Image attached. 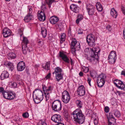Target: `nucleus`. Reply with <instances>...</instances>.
Returning a JSON list of instances; mask_svg holds the SVG:
<instances>
[{
    "mask_svg": "<svg viewBox=\"0 0 125 125\" xmlns=\"http://www.w3.org/2000/svg\"><path fill=\"white\" fill-rule=\"evenodd\" d=\"M108 121V125H114L113 123L115 122V120L114 117H113L110 119H109Z\"/></svg>",
    "mask_w": 125,
    "mask_h": 125,
    "instance_id": "obj_31",
    "label": "nucleus"
},
{
    "mask_svg": "<svg viewBox=\"0 0 125 125\" xmlns=\"http://www.w3.org/2000/svg\"><path fill=\"white\" fill-rule=\"evenodd\" d=\"M76 103L78 107L79 108H81L82 107V103L80 100H77L76 101Z\"/></svg>",
    "mask_w": 125,
    "mask_h": 125,
    "instance_id": "obj_38",
    "label": "nucleus"
},
{
    "mask_svg": "<svg viewBox=\"0 0 125 125\" xmlns=\"http://www.w3.org/2000/svg\"><path fill=\"white\" fill-rule=\"evenodd\" d=\"M33 17L32 14H27L24 18V20L25 22H28L33 20Z\"/></svg>",
    "mask_w": 125,
    "mask_h": 125,
    "instance_id": "obj_25",
    "label": "nucleus"
},
{
    "mask_svg": "<svg viewBox=\"0 0 125 125\" xmlns=\"http://www.w3.org/2000/svg\"><path fill=\"white\" fill-rule=\"evenodd\" d=\"M10 84L12 86V87H13L14 88L16 87L17 85V83L14 82H11L10 83Z\"/></svg>",
    "mask_w": 125,
    "mask_h": 125,
    "instance_id": "obj_41",
    "label": "nucleus"
},
{
    "mask_svg": "<svg viewBox=\"0 0 125 125\" xmlns=\"http://www.w3.org/2000/svg\"><path fill=\"white\" fill-rule=\"evenodd\" d=\"M19 32H22V31L21 30H19Z\"/></svg>",
    "mask_w": 125,
    "mask_h": 125,
    "instance_id": "obj_63",
    "label": "nucleus"
},
{
    "mask_svg": "<svg viewBox=\"0 0 125 125\" xmlns=\"http://www.w3.org/2000/svg\"><path fill=\"white\" fill-rule=\"evenodd\" d=\"M90 75L92 77H93L94 76V75H93V73H90Z\"/></svg>",
    "mask_w": 125,
    "mask_h": 125,
    "instance_id": "obj_58",
    "label": "nucleus"
},
{
    "mask_svg": "<svg viewBox=\"0 0 125 125\" xmlns=\"http://www.w3.org/2000/svg\"><path fill=\"white\" fill-rule=\"evenodd\" d=\"M106 77L105 74L103 73L101 74L97 77L96 81L99 87H101L103 86L105 83Z\"/></svg>",
    "mask_w": 125,
    "mask_h": 125,
    "instance_id": "obj_5",
    "label": "nucleus"
},
{
    "mask_svg": "<svg viewBox=\"0 0 125 125\" xmlns=\"http://www.w3.org/2000/svg\"><path fill=\"white\" fill-rule=\"evenodd\" d=\"M77 32L79 34H82L83 33V31L80 29H78Z\"/></svg>",
    "mask_w": 125,
    "mask_h": 125,
    "instance_id": "obj_47",
    "label": "nucleus"
},
{
    "mask_svg": "<svg viewBox=\"0 0 125 125\" xmlns=\"http://www.w3.org/2000/svg\"><path fill=\"white\" fill-rule=\"evenodd\" d=\"M75 45L74 47L71 49L72 52L73 54L75 53L76 51H79L81 47L79 42H77Z\"/></svg>",
    "mask_w": 125,
    "mask_h": 125,
    "instance_id": "obj_22",
    "label": "nucleus"
},
{
    "mask_svg": "<svg viewBox=\"0 0 125 125\" xmlns=\"http://www.w3.org/2000/svg\"><path fill=\"white\" fill-rule=\"evenodd\" d=\"M71 64L72 65L73 64V61L72 60V59H71Z\"/></svg>",
    "mask_w": 125,
    "mask_h": 125,
    "instance_id": "obj_60",
    "label": "nucleus"
},
{
    "mask_svg": "<svg viewBox=\"0 0 125 125\" xmlns=\"http://www.w3.org/2000/svg\"><path fill=\"white\" fill-rule=\"evenodd\" d=\"M29 41L27 38L25 37H23V42L22 43V50L23 53L24 54H26L28 51L30 52L32 50V48L31 46L28 48L27 45Z\"/></svg>",
    "mask_w": 125,
    "mask_h": 125,
    "instance_id": "obj_4",
    "label": "nucleus"
},
{
    "mask_svg": "<svg viewBox=\"0 0 125 125\" xmlns=\"http://www.w3.org/2000/svg\"><path fill=\"white\" fill-rule=\"evenodd\" d=\"M57 125H64V124L62 123L59 124H57Z\"/></svg>",
    "mask_w": 125,
    "mask_h": 125,
    "instance_id": "obj_59",
    "label": "nucleus"
},
{
    "mask_svg": "<svg viewBox=\"0 0 125 125\" xmlns=\"http://www.w3.org/2000/svg\"><path fill=\"white\" fill-rule=\"evenodd\" d=\"M70 8L71 10L75 13H77L79 12L80 8L76 5L72 4L70 6Z\"/></svg>",
    "mask_w": 125,
    "mask_h": 125,
    "instance_id": "obj_21",
    "label": "nucleus"
},
{
    "mask_svg": "<svg viewBox=\"0 0 125 125\" xmlns=\"http://www.w3.org/2000/svg\"><path fill=\"white\" fill-rule=\"evenodd\" d=\"M123 33L124 35V36L125 39V29L123 31Z\"/></svg>",
    "mask_w": 125,
    "mask_h": 125,
    "instance_id": "obj_56",
    "label": "nucleus"
},
{
    "mask_svg": "<svg viewBox=\"0 0 125 125\" xmlns=\"http://www.w3.org/2000/svg\"><path fill=\"white\" fill-rule=\"evenodd\" d=\"M121 74L122 75H123L125 76V71H122Z\"/></svg>",
    "mask_w": 125,
    "mask_h": 125,
    "instance_id": "obj_53",
    "label": "nucleus"
},
{
    "mask_svg": "<svg viewBox=\"0 0 125 125\" xmlns=\"http://www.w3.org/2000/svg\"><path fill=\"white\" fill-rule=\"evenodd\" d=\"M42 89L45 94L46 100L47 101L50 98V94L51 93L52 90V87L50 86L47 87L43 85L42 86Z\"/></svg>",
    "mask_w": 125,
    "mask_h": 125,
    "instance_id": "obj_9",
    "label": "nucleus"
},
{
    "mask_svg": "<svg viewBox=\"0 0 125 125\" xmlns=\"http://www.w3.org/2000/svg\"><path fill=\"white\" fill-rule=\"evenodd\" d=\"M77 93L78 95L81 96H83L85 94V90L83 85H81L78 87L77 90Z\"/></svg>",
    "mask_w": 125,
    "mask_h": 125,
    "instance_id": "obj_17",
    "label": "nucleus"
},
{
    "mask_svg": "<svg viewBox=\"0 0 125 125\" xmlns=\"http://www.w3.org/2000/svg\"><path fill=\"white\" fill-rule=\"evenodd\" d=\"M22 116L24 118H26L28 117L29 114L27 113H25L23 114Z\"/></svg>",
    "mask_w": 125,
    "mask_h": 125,
    "instance_id": "obj_44",
    "label": "nucleus"
},
{
    "mask_svg": "<svg viewBox=\"0 0 125 125\" xmlns=\"http://www.w3.org/2000/svg\"><path fill=\"white\" fill-rule=\"evenodd\" d=\"M79 75L80 76H82L83 75V73L82 72H81L79 73Z\"/></svg>",
    "mask_w": 125,
    "mask_h": 125,
    "instance_id": "obj_55",
    "label": "nucleus"
},
{
    "mask_svg": "<svg viewBox=\"0 0 125 125\" xmlns=\"http://www.w3.org/2000/svg\"><path fill=\"white\" fill-rule=\"evenodd\" d=\"M42 68L46 70H48L50 69V63L49 62H47L45 64H43Z\"/></svg>",
    "mask_w": 125,
    "mask_h": 125,
    "instance_id": "obj_27",
    "label": "nucleus"
},
{
    "mask_svg": "<svg viewBox=\"0 0 125 125\" xmlns=\"http://www.w3.org/2000/svg\"><path fill=\"white\" fill-rule=\"evenodd\" d=\"M114 114L115 116L117 117H119L121 116V114L120 112L117 110H114Z\"/></svg>",
    "mask_w": 125,
    "mask_h": 125,
    "instance_id": "obj_35",
    "label": "nucleus"
},
{
    "mask_svg": "<svg viewBox=\"0 0 125 125\" xmlns=\"http://www.w3.org/2000/svg\"><path fill=\"white\" fill-rule=\"evenodd\" d=\"M96 8L97 10L99 11H102L103 7L101 4L99 2H97L96 5Z\"/></svg>",
    "mask_w": 125,
    "mask_h": 125,
    "instance_id": "obj_28",
    "label": "nucleus"
},
{
    "mask_svg": "<svg viewBox=\"0 0 125 125\" xmlns=\"http://www.w3.org/2000/svg\"><path fill=\"white\" fill-rule=\"evenodd\" d=\"M82 71L84 73H87L89 71V69L87 67H84L83 68Z\"/></svg>",
    "mask_w": 125,
    "mask_h": 125,
    "instance_id": "obj_42",
    "label": "nucleus"
},
{
    "mask_svg": "<svg viewBox=\"0 0 125 125\" xmlns=\"http://www.w3.org/2000/svg\"><path fill=\"white\" fill-rule=\"evenodd\" d=\"M91 81V79L89 77H88V79L87 80V82L89 84L90 86H91V84L90 83V82Z\"/></svg>",
    "mask_w": 125,
    "mask_h": 125,
    "instance_id": "obj_48",
    "label": "nucleus"
},
{
    "mask_svg": "<svg viewBox=\"0 0 125 125\" xmlns=\"http://www.w3.org/2000/svg\"><path fill=\"white\" fill-rule=\"evenodd\" d=\"M114 83L118 88L121 90L125 89V84L121 81L116 79L114 80Z\"/></svg>",
    "mask_w": 125,
    "mask_h": 125,
    "instance_id": "obj_13",
    "label": "nucleus"
},
{
    "mask_svg": "<svg viewBox=\"0 0 125 125\" xmlns=\"http://www.w3.org/2000/svg\"><path fill=\"white\" fill-rule=\"evenodd\" d=\"M11 34V30L6 28H4L3 30L2 34L5 38H7L10 36Z\"/></svg>",
    "mask_w": 125,
    "mask_h": 125,
    "instance_id": "obj_19",
    "label": "nucleus"
},
{
    "mask_svg": "<svg viewBox=\"0 0 125 125\" xmlns=\"http://www.w3.org/2000/svg\"><path fill=\"white\" fill-rule=\"evenodd\" d=\"M52 109L55 111H59L61 109V102L58 100H55L52 103Z\"/></svg>",
    "mask_w": 125,
    "mask_h": 125,
    "instance_id": "obj_8",
    "label": "nucleus"
},
{
    "mask_svg": "<svg viewBox=\"0 0 125 125\" xmlns=\"http://www.w3.org/2000/svg\"><path fill=\"white\" fill-rule=\"evenodd\" d=\"M65 118H68V116L67 114H66V116H65Z\"/></svg>",
    "mask_w": 125,
    "mask_h": 125,
    "instance_id": "obj_61",
    "label": "nucleus"
},
{
    "mask_svg": "<svg viewBox=\"0 0 125 125\" xmlns=\"http://www.w3.org/2000/svg\"><path fill=\"white\" fill-rule=\"evenodd\" d=\"M113 117H114V116L113 115V113H110L108 117V120L109 119H110Z\"/></svg>",
    "mask_w": 125,
    "mask_h": 125,
    "instance_id": "obj_43",
    "label": "nucleus"
},
{
    "mask_svg": "<svg viewBox=\"0 0 125 125\" xmlns=\"http://www.w3.org/2000/svg\"><path fill=\"white\" fill-rule=\"evenodd\" d=\"M41 8L42 10L38 11L37 16L39 19L40 21H43L45 19V15L44 12L42 10H43L44 9H46L45 4H43L41 6Z\"/></svg>",
    "mask_w": 125,
    "mask_h": 125,
    "instance_id": "obj_7",
    "label": "nucleus"
},
{
    "mask_svg": "<svg viewBox=\"0 0 125 125\" xmlns=\"http://www.w3.org/2000/svg\"><path fill=\"white\" fill-rule=\"evenodd\" d=\"M41 32L43 37H45L47 35V31L46 29L44 28H42Z\"/></svg>",
    "mask_w": 125,
    "mask_h": 125,
    "instance_id": "obj_29",
    "label": "nucleus"
},
{
    "mask_svg": "<svg viewBox=\"0 0 125 125\" xmlns=\"http://www.w3.org/2000/svg\"><path fill=\"white\" fill-rule=\"evenodd\" d=\"M62 69L59 67H57L55 69V71L53 73L56 74V78L58 82L63 78V74L62 73Z\"/></svg>",
    "mask_w": 125,
    "mask_h": 125,
    "instance_id": "obj_6",
    "label": "nucleus"
},
{
    "mask_svg": "<svg viewBox=\"0 0 125 125\" xmlns=\"http://www.w3.org/2000/svg\"><path fill=\"white\" fill-rule=\"evenodd\" d=\"M51 120L57 124L62 123H61V116L59 115L55 114L53 115L51 117Z\"/></svg>",
    "mask_w": 125,
    "mask_h": 125,
    "instance_id": "obj_15",
    "label": "nucleus"
},
{
    "mask_svg": "<svg viewBox=\"0 0 125 125\" xmlns=\"http://www.w3.org/2000/svg\"><path fill=\"white\" fill-rule=\"evenodd\" d=\"M9 74L6 71H4L2 73L0 78L1 80H3L5 79L8 78L9 76Z\"/></svg>",
    "mask_w": 125,
    "mask_h": 125,
    "instance_id": "obj_24",
    "label": "nucleus"
},
{
    "mask_svg": "<svg viewBox=\"0 0 125 125\" xmlns=\"http://www.w3.org/2000/svg\"><path fill=\"white\" fill-rule=\"evenodd\" d=\"M86 41L88 45L91 47H93L95 44L94 36L92 34L88 35L86 38Z\"/></svg>",
    "mask_w": 125,
    "mask_h": 125,
    "instance_id": "obj_10",
    "label": "nucleus"
},
{
    "mask_svg": "<svg viewBox=\"0 0 125 125\" xmlns=\"http://www.w3.org/2000/svg\"><path fill=\"white\" fill-rule=\"evenodd\" d=\"M110 14L113 17L115 18H116L118 15L117 11L114 8H113L111 9Z\"/></svg>",
    "mask_w": 125,
    "mask_h": 125,
    "instance_id": "obj_26",
    "label": "nucleus"
},
{
    "mask_svg": "<svg viewBox=\"0 0 125 125\" xmlns=\"http://www.w3.org/2000/svg\"><path fill=\"white\" fill-rule=\"evenodd\" d=\"M9 59H14L16 57V55L14 53L11 52L9 53L8 55Z\"/></svg>",
    "mask_w": 125,
    "mask_h": 125,
    "instance_id": "obj_33",
    "label": "nucleus"
},
{
    "mask_svg": "<svg viewBox=\"0 0 125 125\" xmlns=\"http://www.w3.org/2000/svg\"><path fill=\"white\" fill-rule=\"evenodd\" d=\"M71 115L73 121L76 124H82L84 121L85 116L80 109H76L72 113Z\"/></svg>",
    "mask_w": 125,
    "mask_h": 125,
    "instance_id": "obj_2",
    "label": "nucleus"
},
{
    "mask_svg": "<svg viewBox=\"0 0 125 125\" xmlns=\"http://www.w3.org/2000/svg\"><path fill=\"white\" fill-rule=\"evenodd\" d=\"M111 26L109 25H108L106 27V28L109 31H110L111 29Z\"/></svg>",
    "mask_w": 125,
    "mask_h": 125,
    "instance_id": "obj_52",
    "label": "nucleus"
},
{
    "mask_svg": "<svg viewBox=\"0 0 125 125\" xmlns=\"http://www.w3.org/2000/svg\"><path fill=\"white\" fill-rule=\"evenodd\" d=\"M35 67H36L37 68L38 67H39V65L38 64H35Z\"/></svg>",
    "mask_w": 125,
    "mask_h": 125,
    "instance_id": "obj_57",
    "label": "nucleus"
},
{
    "mask_svg": "<svg viewBox=\"0 0 125 125\" xmlns=\"http://www.w3.org/2000/svg\"><path fill=\"white\" fill-rule=\"evenodd\" d=\"M104 111L106 113H108L109 111V108L108 106H106L104 108Z\"/></svg>",
    "mask_w": 125,
    "mask_h": 125,
    "instance_id": "obj_45",
    "label": "nucleus"
},
{
    "mask_svg": "<svg viewBox=\"0 0 125 125\" xmlns=\"http://www.w3.org/2000/svg\"><path fill=\"white\" fill-rule=\"evenodd\" d=\"M59 56L65 62L68 63L70 61L69 59L66 55L63 52H60L59 53Z\"/></svg>",
    "mask_w": 125,
    "mask_h": 125,
    "instance_id": "obj_20",
    "label": "nucleus"
},
{
    "mask_svg": "<svg viewBox=\"0 0 125 125\" xmlns=\"http://www.w3.org/2000/svg\"><path fill=\"white\" fill-rule=\"evenodd\" d=\"M95 8V7L91 4H89L87 5L86 6V8L89 15H92L94 14Z\"/></svg>",
    "mask_w": 125,
    "mask_h": 125,
    "instance_id": "obj_16",
    "label": "nucleus"
},
{
    "mask_svg": "<svg viewBox=\"0 0 125 125\" xmlns=\"http://www.w3.org/2000/svg\"><path fill=\"white\" fill-rule=\"evenodd\" d=\"M43 94L42 92L39 90H35L34 92L33 97L35 102L38 104L43 99Z\"/></svg>",
    "mask_w": 125,
    "mask_h": 125,
    "instance_id": "obj_3",
    "label": "nucleus"
},
{
    "mask_svg": "<svg viewBox=\"0 0 125 125\" xmlns=\"http://www.w3.org/2000/svg\"><path fill=\"white\" fill-rule=\"evenodd\" d=\"M121 8L123 14L125 15V8L122 6H121Z\"/></svg>",
    "mask_w": 125,
    "mask_h": 125,
    "instance_id": "obj_46",
    "label": "nucleus"
},
{
    "mask_svg": "<svg viewBox=\"0 0 125 125\" xmlns=\"http://www.w3.org/2000/svg\"><path fill=\"white\" fill-rule=\"evenodd\" d=\"M116 59V55L115 51H112L109 54L108 59L109 62L110 64L114 63Z\"/></svg>",
    "mask_w": 125,
    "mask_h": 125,
    "instance_id": "obj_12",
    "label": "nucleus"
},
{
    "mask_svg": "<svg viewBox=\"0 0 125 125\" xmlns=\"http://www.w3.org/2000/svg\"><path fill=\"white\" fill-rule=\"evenodd\" d=\"M81 2V1H79L78 2V3H80Z\"/></svg>",
    "mask_w": 125,
    "mask_h": 125,
    "instance_id": "obj_64",
    "label": "nucleus"
},
{
    "mask_svg": "<svg viewBox=\"0 0 125 125\" xmlns=\"http://www.w3.org/2000/svg\"><path fill=\"white\" fill-rule=\"evenodd\" d=\"M42 42L41 41H39L38 42V43L39 44H40L41 43V42Z\"/></svg>",
    "mask_w": 125,
    "mask_h": 125,
    "instance_id": "obj_62",
    "label": "nucleus"
},
{
    "mask_svg": "<svg viewBox=\"0 0 125 125\" xmlns=\"http://www.w3.org/2000/svg\"><path fill=\"white\" fill-rule=\"evenodd\" d=\"M38 125H47L45 120H42L39 121L38 123Z\"/></svg>",
    "mask_w": 125,
    "mask_h": 125,
    "instance_id": "obj_39",
    "label": "nucleus"
},
{
    "mask_svg": "<svg viewBox=\"0 0 125 125\" xmlns=\"http://www.w3.org/2000/svg\"><path fill=\"white\" fill-rule=\"evenodd\" d=\"M25 67V64L23 61L20 62L17 64V67L18 70L19 71H22L24 69Z\"/></svg>",
    "mask_w": 125,
    "mask_h": 125,
    "instance_id": "obj_18",
    "label": "nucleus"
},
{
    "mask_svg": "<svg viewBox=\"0 0 125 125\" xmlns=\"http://www.w3.org/2000/svg\"><path fill=\"white\" fill-rule=\"evenodd\" d=\"M61 37L60 43H62L63 42L65 41L66 37V35L64 33L61 34Z\"/></svg>",
    "mask_w": 125,
    "mask_h": 125,
    "instance_id": "obj_32",
    "label": "nucleus"
},
{
    "mask_svg": "<svg viewBox=\"0 0 125 125\" xmlns=\"http://www.w3.org/2000/svg\"><path fill=\"white\" fill-rule=\"evenodd\" d=\"M83 16L80 14H79L78 16V18L76 20V22L78 24L79 23V21L82 20L83 18Z\"/></svg>",
    "mask_w": 125,
    "mask_h": 125,
    "instance_id": "obj_34",
    "label": "nucleus"
},
{
    "mask_svg": "<svg viewBox=\"0 0 125 125\" xmlns=\"http://www.w3.org/2000/svg\"><path fill=\"white\" fill-rule=\"evenodd\" d=\"M62 101L65 104L68 103L70 99V97L68 92L65 91L62 94Z\"/></svg>",
    "mask_w": 125,
    "mask_h": 125,
    "instance_id": "obj_11",
    "label": "nucleus"
},
{
    "mask_svg": "<svg viewBox=\"0 0 125 125\" xmlns=\"http://www.w3.org/2000/svg\"><path fill=\"white\" fill-rule=\"evenodd\" d=\"M5 91L4 90V89L3 87H0V93H2L3 94V93Z\"/></svg>",
    "mask_w": 125,
    "mask_h": 125,
    "instance_id": "obj_49",
    "label": "nucleus"
},
{
    "mask_svg": "<svg viewBox=\"0 0 125 125\" xmlns=\"http://www.w3.org/2000/svg\"><path fill=\"white\" fill-rule=\"evenodd\" d=\"M94 50L91 48H86L84 50L85 54L87 55L86 59L90 62L94 63V62H97L99 59L98 53L100 52V50L97 51L96 49H94Z\"/></svg>",
    "mask_w": 125,
    "mask_h": 125,
    "instance_id": "obj_1",
    "label": "nucleus"
},
{
    "mask_svg": "<svg viewBox=\"0 0 125 125\" xmlns=\"http://www.w3.org/2000/svg\"><path fill=\"white\" fill-rule=\"evenodd\" d=\"M94 122L95 125H97L98 123V121L96 119H95L94 120Z\"/></svg>",
    "mask_w": 125,
    "mask_h": 125,
    "instance_id": "obj_50",
    "label": "nucleus"
},
{
    "mask_svg": "<svg viewBox=\"0 0 125 125\" xmlns=\"http://www.w3.org/2000/svg\"><path fill=\"white\" fill-rule=\"evenodd\" d=\"M45 1L49 8L51 7V5L52 3L55 1V0H45Z\"/></svg>",
    "mask_w": 125,
    "mask_h": 125,
    "instance_id": "obj_36",
    "label": "nucleus"
},
{
    "mask_svg": "<svg viewBox=\"0 0 125 125\" xmlns=\"http://www.w3.org/2000/svg\"><path fill=\"white\" fill-rule=\"evenodd\" d=\"M28 11L29 12L28 14H31L32 11V6H28Z\"/></svg>",
    "mask_w": 125,
    "mask_h": 125,
    "instance_id": "obj_40",
    "label": "nucleus"
},
{
    "mask_svg": "<svg viewBox=\"0 0 125 125\" xmlns=\"http://www.w3.org/2000/svg\"><path fill=\"white\" fill-rule=\"evenodd\" d=\"M116 94H118L120 96V95L122 94V93L120 91H117L116 92Z\"/></svg>",
    "mask_w": 125,
    "mask_h": 125,
    "instance_id": "obj_54",
    "label": "nucleus"
},
{
    "mask_svg": "<svg viewBox=\"0 0 125 125\" xmlns=\"http://www.w3.org/2000/svg\"><path fill=\"white\" fill-rule=\"evenodd\" d=\"M51 74L50 73H49L46 76V78L47 79L50 78V77Z\"/></svg>",
    "mask_w": 125,
    "mask_h": 125,
    "instance_id": "obj_51",
    "label": "nucleus"
},
{
    "mask_svg": "<svg viewBox=\"0 0 125 125\" xmlns=\"http://www.w3.org/2000/svg\"><path fill=\"white\" fill-rule=\"evenodd\" d=\"M7 66L11 71H12L13 69V66L12 63L9 62L7 64Z\"/></svg>",
    "mask_w": 125,
    "mask_h": 125,
    "instance_id": "obj_37",
    "label": "nucleus"
},
{
    "mask_svg": "<svg viewBox=\"0 0 125 125\" xmlns=\"http://www.w3.org/2000/svg\"><path fill=\"white\" fill-rule=\"evenodd\" d=\"M78 42L77 41L75 38H73L71 42V49L72 48H73V47H74L76 44H77V42Z\"/></svg>",
    "mask_w": 125,
    "mask_h": 125,
    "instance_id": "obj_30",
    "label": "nucleus"
},
{
    "mask_svg": "<svg viewBox=\"0 0 125 125\" xmlns=\"http://www.w3.org/2000/svg\"><path fill=\"white\" fill-rule=\"evenodd\" d=\"M2 95L3 97L7 99L10 100L13 99L15 97V95L13 93L6 92V91H4Z\"/></svg>",
    "mask_w": 125,
    "mask_h": 125,
    "instance_id": "obj_14",
    "label": "nucleus"
},
{
    "mask_svg": "<svg viewBox=\"0 0 125 125\" xmlns=\"http://www.w3.org/2000/svg\"><path fill=\"white\" fill-rule=\"evenodd\" d=\"M59 20L58 17L56 16H52L50 19V22L51 24H54L56 23Z\"/></svg>",
    "mask_w": 125,
    "mask_h": 125,
    "instance_id": "obj_23",
    "label": "nucleus"
}]
</instances>
